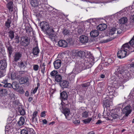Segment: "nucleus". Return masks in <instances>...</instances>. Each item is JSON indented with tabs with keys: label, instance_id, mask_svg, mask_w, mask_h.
Here are the masks:
<instances>
[{
	"label": "nucleus",
	"instance_id": "c756f323",
	"mask_svg": "<svg viewBox=\"0 0 134 134\" xmlns=\"http://www.w3.org/2000/svg\"><path fill=\"white\" fill-rule=\"evenodd\" d=\"M25 118L21 116L19 119V120L18 121L17 123L19 126H22L25 123Z\"/></svg>",
	"mask_w": 134,
	"mask_h": 134
},
{
	"label": "nucleus",
	"instance_id": "4c0bfd02",
	"mask_svg": "<svg viewBox=\"0 0 134 134\" xmlns=\"http://www.w3.org/2000/svg\"><path fill=\"white\" fill-rule=\"evenodd\" d=\"M90 82H88L84 83L81 85L82 86V89L83 90H85V88L87 87L90 86Z\"/></svg>",
	"mask_w": 134,
	"mask_h": 134
},
{
	"label": "nucleus",
	"instance_id": "bf43d9fd",
	"mask_svg": "<svg viewBox=\"0 0 134 134\" xmlns=\"http://www.w3.org/2000/svg\"><path fill=\"white\" fill-rule=\"evenodd\" d=\"M41 71L43 74L44 73L45 67H41Z\"/></svg>",
	"mask_w": 134,
	"mask_h": 134
},
{
	"label": "nucleus",
	"instance_id": "49530a36",
	"mask_svg": "<svg viewBox=\"0 0 134 134\" xmlns=\"http://www.w3.org/2000/svg\"><path fill=\"white\" fill-rule=\"evenodd\" d=\"M15 42L16 43H19V37L18 35L16 36L15 38Z\"/></svg>",
	"mask_w": 134,
	"mask_h": 134
},
{
	"label": "nucleus",
	"instance_id": "aec40b11",
	"mask_svg": "<svg viewBox=\"0 0 134 134\" xmlns=\"http://www.w3.org/2000/svg\"><path fill=\"white\" fill-rule=\"evenodd\" d=\"M58 45L59 47L65 48L67 47V43L64 40H60L58 42Z\"/></svg>",
	"mask_w": 134,
	"mask_h": 134
},
{
	"label": "nucleus",
	"instance_id": "f03ea898",
	"mask_svg": "<svg viewBox=\"0 0 134 134\" xmlns=\"http://www.w3.org/2000/svg\"><path fill=\"white\" fill-rule=\"evenodd\" d=\"M92 65V64L90 62L83 60L81 63L76 64L75 69L76 70L79 72L82 70L90 68Z\"/></svg>",
	"mask_w": 134,
	"mask_h": 134
},
{
	"label": "nucleus",
	"instance_id": "79ce46f5",
	"mask_svg": "<svg viewBox=\"0 0 134 134\" xmlns=\"http://www.w3.org/2000/svg\"><path fill=\"white\" fill-rule=\"evenodd\" d=\"M92 118H89L87 119L83 120V121L85 124H87L89 123L91 120Z\"/></svg>",
	"mask_w": 134,
	"mask_h": 134
},
{
	"label": "nucleus",
	"instance_id": "9b49d317",
	"mask_svg": "<svg viewBox=\"0 0 134 134\" xmlns=\"http://www.w3.org/2000/svg\"><path fill=\"white\" fill-rule=\"evenodd\" d=\"M69 82L67 80H63L59 83V85L62 88H67L69 86Z\"/></svg>",
	"mask_w": 134,
	"mask_h": 134
},
{
	"label": "nucleus",
	"instance_id": "6e6d98bb",
	"mask_svg": "<svg viewBox=\"0 0 134 134\" xmlns=\"http://www.w3.org/2000/svg\"><path fill=\"white\" fill-rule=\"evenodd\" d=\"M46 112L43 111L42 112L41 114V117H43L46 116Z\"/></svg>",
	"mask_w": 134,
	"mask_h": 134
},
{
	"label": "nucleus",
	"instance_id": "ddd939ff",
	"mask_svg": "<svg viewBox=\"0 0 134 134\" xmlns=\"http://www.w3.org/2000/svg\"><path fill=\"white\" fill-rule=\"evenodd\" d=\"M5 46L8 51L9 57H10L11 55L12 54V52L13 51V47L11 46L9 42H8L6 44Z\"/></svg>",
	"mask_w": 134,
	"mask_h": 134
},
{
	"label": "nucleus",
	"instance_id": "a878e982",
	"mask_svg": "<svg viewBox=\"0 0 134 134\" xmlns=\"http://www.w3.org/2000/svg\"><path fill=\"white\" fill-rule=\"evenodd\" d=\"M28 80L29 79L27 77H24L20 79L19 81L21 84H23L27 82Z\"/></svg>",
	"mask_w": 134,
	"mask_h": 134
},
{
	"label": "nucleus",
	"instance_id": "6e6552de",
	"mask_svg": "<svg viewBox=\"0 0 134 134\" xmlns=\"http://www.w3.org/2000/svg\"><path fill=\"white\" fill-rule=\"evenodd\" d=\"M125 70L122 68H120L119 66L116 67V70L115 72V74L117 76L120 77H121L122 74L124 71Z\"/></svg>",
	"mask_w": 134,
	"mask_h": 134
},
{
	"label": "nucleus",
	"instance_id": "dca6fc26",
	"mask_svg": "<svg viewBox=\"0 0 134 134\" xmlns=\"http://www.w3.org/2000/svg\"><path fill=\"white\" fill-rule=\"evenodd\" d=\"M27 63L26 61H21L19 64V67L21 69L25 70L27 65Z\"/></svg>",
	"mask_w": 134,
	"mask_h": 134
},
{
	"label": "nucleus",
	"instance_id": "f8f14e48",
	"mask_svg": "<svg viewBox=\"0 0 134 134\" xmlns=\"http://www.w3.org/2000/svg\"><path fill=\"white\" fill-rule=\"evenodd\" d=\"M79 39L80 42L82 44L86 43H87L88 41V37L83 35H82L80 36Z\"/></svg>",
	"mask_w": 134,
	"mask_h": 134
},
{
	"label": "nucleus",
	"instance_id": "b1692460",
	"mask_svg": "<svg viewBox=\"0 0 134 134\" xmlns=\"http://www.w3.org/2000/svg\"><path fill=\"white\" fill-rule=\"evenodd\" d=\"M21 54L20 52H16L14 56V61L15 62L18 61L21 57Z\"/></svg>",
	"mask_w": 134,
	"mask_h": 134
},
{
	"label": "nucleus",
	"instance_id": "6ab92c4d",
	"mask_svg": "<svg viewBox=\"0 0 134 134\" xmlns=\"http://www.w3.org/2000/svg\"><path fill=\"white\" fill-rule=\"evenodd\" d=\"M68 98V95L66 92L63 91L60 93V98L62 101L67 100Z\"/></svg>",
	"mask_w": 134,
	"mask_h": 134
},
{
	"label": "nucleus",
	"instance_id": "e2e57ef3",
	"mask_svg": "<svg viewBox=\"0 0 134 134\" xmlns=\"http://www.w3.org/2000/svg\"><path fill=\"white\" fill-rule=\"evenodd\" d=\"M26 71L24 70L21 71H19V73L20 74H22L25 73V72Z\"/></svg>",
	"mask_w": 134,
	"mask_h": 134
},
{
	"label": "nucleus",
	"instance_id": "0e129e2a",
	"mask_svg": "<svg viewBox=\"0 0 134 134\" xmlns=\"http://www.w3.org/2000/svg\"><path fill=\"white\" fill-rule=\"evenodd\" d=\"M43 123L44 124H46L47 123V121L46 119H44L42 120Z\"/></svg>",
	"mask_w": 134,
	"mask_h": 134
},
{
	"label": "nucleus",
	"instance_id": "c9c22d12",
	"mask_svg": "<svg viewBox=\"0 0 134 134\" xmlns=\"http://www.w3.org/2000/svg\"><path fill=\"white\" fill-rule=\"evenodd\" d=\"M17 73L15 72H12L11 74V79L14 80L17 78Z\"/></svg>",
	"mask_w": 134,
	"mask_h": 134
},
{
	"label": "nucleus",
	"instance_id": "bb28decb",
	"mask_svg": "<svg viewBox=\"0 0 134 134\" xmlns=\"http://www.w3.org/2000/svg\"><path fill=\"white\" fill-rule=\"evenodd\" d=\"M39 52V49L37 47H36L33 48L32 49V53L35 56H37Z\"/></svg>",
	"mask_w": 134,
	"mask_h": 134
},
{
	"label": "nucleus",
	"instance_id": "de8ad7c7",
	"mask_svg": "<svg viewBox=\"0 0 134 134\" xmlns=\"http://www.w3.org/2000/svg\"><path fill=\"white\" fill-rule=\"evenodd\" d=\"M115 37L114 36L111 37L109 39H108L106 40H104L103 42V43H105L106 42H107L109 41H111L113 39L115 38Z\"/></svg>",
	"mask_w": 134,
	"mask_h": 134
},
{
	"label": "nucleus",
	"instance_id": "774afa93",
	"mask_svg": "<svg viewBox=\"0 0 134 134\" xmlns=\"http://www.w3.org/2000/svg\"><path fill=\"white\" fill-rule=\"evenodd\" d=\"M131 66L132 69H133V70H134V63L131 64Z\"/></svg>",
	"mask_w": 134,
	"mask_h": 134
},
{
	"label": "nucleus",
	"instance_id": "f704fd0d",
	"mask_svg": "<svg viewBox=\"0 0 134 134\" xmlns=\"http://www.w3.org/2000/svg\"><path fill=\"white\" fill-rule=\"evenodd\" d=\"M75 74L74 73H71L69 75L68 78L70 80H74Z\"/></svg>",
	"mask_w": 134,
	"mask_h": 134
},
{
	"label": "nucleus",
	"instance_id": "5fc2aeb1",
	"mask_svg": "<svg viewBox=\"0 0 134 134\" xmlns=\"http://www.w3.org/2000/svg\"><path fill=\"white\" fill-rule=\"evenodd\" d=\"M73 123L76 125L79 124L80 123V121L78 120H75L73 121Z\"/></svg>",
	"mask_w": 134,
	"mask_h": 134
},
{
	"label": "nucleus",
	"instance_id": "37998d69",
	"mask_svg": "<svg viewBox=\"0 0 134 134\" xmlns=\"http://www.w3.org/2000/svg\"><path fill=\"white\" fill-rule=\"evenodd\" d=\"M129 44L130 46H132L134 45V35L133 37L129 42Z\"/></svg>",
	"mask_w": 134,
	"mask_h": 134
},
{
	"label": "nucleus",
	"instance_id": "4468645a",
	"mask_svg": "<svg viewBox=\"0 0 134 134\" xmlns=\"http://www.w3.org/2000/svg\"><path fill=\"white\" fill-rule=\"evenodd\" d=\"M31 5L33 7H36L38 6L41 5L43 3L38 1L37 0H31L30 2Z\"/></svg>",
	"mask_w": 134,
	"mask_h": 134
},
{
	"label": "nucleus",
	"instance_id": "393cba45",
	"mask_svg": "<svg viewBox=\"0 0 134 134\" xmlns=\"http://www.w3.org/2000/svg\"><path fill=\"white\" fill-rule=\"evenodd\" d=\"M99 32L96 30L92 31L90 33V35L93 37H97L99 34Z\"/></svg>",
	"mask_w": 134,
	"mask_h": 134
},
{
	"label": "nucleus",
	"instance_id": "69168bd1",
	"mask_svg": "<svg viewBox=\"0 0 134 134\" xmlns=\"http://www.w3.org/2000/svg\"><path fill=\"white\" fill-rule=\"evenodd\" d=\"M101 122V121L100 120H98L97 122L96 123V124H99Z\"/></svg>",
	"mask_w": 134,
	"mask_h": 134
},
{
	"label": "nucleus",
	"instance_id": "f257e3e1",
	"mask_svg": "<svg viewBox=\"0 0 134 134\" xmlns=\"http://www.w3.org/2000/svg\"><path fill=\"white\" fill-rule=\"evenodd\" d=\"M40 27L42 30L46 31L47 35L49 36L50 39H53L55 35L53 29H51L49 27L48 23L45 21H43L40 23Z\"/></svg>",
	"mask_w": 134,
	"mask_h": 134
},
{
	"label": "nucleus",
	"instance_id": "412c9836",
	"mask_svg": "<svg viewBox=\"0 0 134 134\" xmlns=\"http://www.w3.org/2000/svg\"><path fill=\"white\" fill-rule=\"evenodd\" d=\"M116 28L115 27H111L109 30L108 34L109 36H111L114 34L116 33Z\"/></svg>",
	"mask_w": 134,
	"mask_h": 134
},
{
	"label": "nucleus",
	"instance_id": "338daca9",
	"mask_svg": "<svg viewBox=\"0 0 134 134\" xmlns=\"http://www.w3.org/2000/svg\"><path fill=\"white\" fill-rule=\"evenodd\" d=\"M32 97H30L29 98L28 100H29V102H31V101L32 100Z\"/></svg>",
	"mask_w": 134,
	"mask_h": 134
},
{
	"label": "nucleus",
	"instance_id": "4d7b16f0",
	"mask_svg": "<svg viewBox=\"0 0 134 134\" xmlns=\"http://www.w3.org/2000/svg\"><path fill=\"white\" fill-rule=\"evenodd\" d=\"M4 75V73L3 72V71L2 70L0 71V78Z\"/></svg>",
	"mask_w": 134,
	"mask_h": 134
},
{
	"label": "nucleus",
	"instance_id": "a211bd4d",
	"mask_svg": "<svg viewBox=\"0 0 134 134\" xmlns=\"http://www.w3.org/2000/svg\"><path fill=\"white\" fill-rule=\"evenodd\" d=\"M7 63L5 60H2L0 61V69L4 70L7 68Z\"/></svg>",
	"mask_w": 134,
	"mask_h": 134
},
{
	"label": "nucleus",
	"instance_id": "e433bc0d",
	"mask_svg": "<svg viewBox=\"0 0 134 134\" xmlns=\"http://www.w3.org/2000/svg\"><path fill=\"white\" fill-rule=\"evenodd\" d=\"M9 37L11 40H12L14 37V31L12 30L8 32Z\"/></svg>",
	"mask_w": 134,
	"mask_h": 134
},
{
	"label": "nucleus",
	"instance_id": "13d9d810",
	"mask_svg": "<svg viewBox=\"0 0 134 134\" xmlns=\"http://www.w3.org/2000/svg\"><path fill=\"white\" fill-rule=\"evenodd\" d=\"M7 81H8L7 80L5 79L4 80H3L2 81V82L4 84H8V83Z\"/></svg>",
	"mask_w": 134,
	"mask_h": 134
},
{
	"label": "nucleus",
	"instance_id": "423d86ee",
	"mask_svg": "<svg viewBox=\"0 0 134 134\" xmlns=\"http://www.w3.org/2000/svg\"><path fill=\"white\" fill-rule=\"evenodd\" d=\"M3 87L8 88L12 87L14 89L16 90L18 88L19 86L17 82H13L12 84L9 83H8L7 84H4Z\"/></svg>",
	"mask_w": 134,
	"mask_h": 134
},
{
	"label": "nucleus",
	"instance_id": "603ef678",
	"mask_svg": "<svg viewBox=\"0 0 134 134\" xmlns=\"http://www.w3.org/2000/svg\"><path fill=\"white\" fill-rule=\"evenodd\" d=\"M65 69L64 68H62L60 69V72L63 73L65 72Z\"/></svg>",
	"mask_w": 134,
	"mask_h": 134
},
{
	"label": "nucleus",
	"instance_id": "5701e85b",
	"mask_svg": "<svg viewBox=\"0 0 134 134\" xmlns=\"http://www.w3.org/2000/svg\"><path fill=\"white\" fill-rule=\"evenodd\" d=\"M107 25L104 24H102L99 25L97 27V29L98 30L102 31L104 30L107 28Z\"/></svg>",
	"mask_w": 134,
	"mask_h": 134
},
{
	"label": "nucleus",
	"instance_id": "c03bdc74",
	"mask_svg": "<svg viewBox=\"0 0 134 134\" xmlns=\"http://www.w3.org/2000/svg\"><path fill=\"white\" fill-rule=\"evenodd\" d=\"M111 116L113 118L115 119L118 117V115L115 113H111Z\"/></svg>",
	"mask_w": 134,
	"mask_h": 134
},
{
	"label": "nucleus",
	"instance_id": "0eeeda50",
	"mask_svg": "<svg viewBox=\"0 0 134 134\" xmlns=\"http://www.w3.org/2000/svg\"><path fill=\"white\" fill-rule=\"evenodd\" d=\"M129 43H125L123 44L121 48V49L123 50H125V51H129V52H132L134 51V46L130 48V46L129 45Z\"/></svg>",
	"mask_w": 134,
	"mask_h": 134
},
{
	"label": "nucleus",
	"instance_id": "9d476101",
	"mask_svg": "<svg viewBox=\"0 0 134 134\" xmlns=\"http://www.w3.org/2000/svg\"><path fill=\"white\" fill-rule=\"evenodd\" d=\"M34 130L32 128H25L21 131L20 134H31L34 133Z\"/></svg>",
	"mask_w": 134,
	"mask_h": 134
},
{
	"label": "nucleus",
	"instance_id": "ea45409f",
	"mask_svg": "<svg viewBox=\"0 0 134 134\" xmlns=\"http://www.w3.org/2000/svg\"><path fill=\"white\" fill-rule=\"evenodd\" d=\"M88 112L85 111L82 113V116L85 118H87L88 117Z\"/></svg>",
	"mask_w": 134,
	"mask_h": 134
},
{
	"label": "nucleus",
	"instance_id": "8fccbe9b",
	"mask_svg": "<svg viewBox=\"0 0 134 134\" xmlns=\"http://www.w3.org/2000/svg\"><path fill=\"white\" fill-rule=\"evenodd\" d=\"M78 34L79 35H81L83 33V30L81 28L79 29L77 31Z\"/></svg>",
	"mask_w": 134,
	"mask_h": 134
},
{
	"label": "nucleus",
	"instance_id": "2eb2a0df",
	"mask_svg": "<svg viewBox=\"0 0 134 134\" xmlns=\"http://www.w3.org/2000/svg\"><path fill=\"white\" fill-rule=\"evenodd\" d=\"M62 112L65 115L66 118L68 120H69L70 119L68 118V116L70 113V110L69 109L67 108H62Z\"/></svg>",
	"mask_w": 134,
	"mask_h": 134
},
{
	"label": "nucleus",
	"instance_id": "39448f33",
	"mask_svg": "<svg viewBox=\"0 0 134 134\" xmlns=\"http://www.w3.org/2000/svg\"><path fill=\"white\" fill-rule=\"evenodd\" d=\"M20 44L24 47L27 46L30 43V39L27 36H23L21 38Z\"/></svg>",
	"mask_w": 134,
	"mask_h": 134
},
{
	"label": "nucleus",
	"instance_id": "20e7f679",
	"mask_svg": "<svg viewBox=\"0 0 134 134\" xmlns=\"http://www.w3.org/2000/svg\"><path fill=\"white\" fill-rule=\"evenodd\" d=\"M104 107H109L112 103L111 99L107 95L104 94L102 97Z\"/></svg>",
	"mask_w": 134,
	"mask_h": 134
},
{
	"label": "nucleus",
	"instance_id": "58836bf2",
	"mask_svg": "<svg viewBox=\"0 0 134 134\" xmlns=\"http://www.w3.org/2000/svg\"><path fill=\"white\" fill-rule=\"evenodd\" d=\"M7 93V91L5 89L3 88L0 90V95L3 96L6 94Z\"/></svg>",
	"mask_w": 134,
	"mask_h": 134
},
{
	"label": "nucleus",
	"instance_id": "a18cd8bd",
	"mask_svg": "<svg viewBox=\"0 0 134 134\" xmlns=\"http://www.w3.org/2000/svg\"><path fill=\"white\" fill-rule=\"evenodd\" d=\"M130 24L131 25H134V15L132 16L131 19L130 21Z\"/></svg>",
	"mask_w": 134,
	"mask_h": 134
},
{
	"label": "nucleus",
	"instance_id": "7ed1b4c3",
	"mask_svg": "<svg viewBox=\"0 0 134 134\" xmlns=\"http://www.w3.org/2000/svg\"><path fill=\"white\" fill-rule=\"evenodd\" d=\"M121 78L123 79L124 82H126L129 80L131 77L132 74H131V71H128L125 70L124 71L122 74Z\"/></svg>",
	"mask_w": 134,
	"mask_h": 134
},
{
	"label": "nucleus",
	"instance_id": "f3484780",
	"mask_svg": "<svg viewBox=\"0 0 134 134\" xmlns=\"http://www.w3.org/2000/svg\"><path fill=\"white\" fill-rule=\"evenodd\" d=\"M62 62L60 60L57 59L55 60L53 62V65L54 68L58 69L60 67L61 64Z\"/></svg>",
	"mask_w": 134,
	"mask_h": 134
},
{
	"label": "nucleus",
	"instance_id": "864d4df0",
	"mask_svg": "<svg viewBox=\"0 0 134 134\" xmlns=\"http://www.w3.org/2000/svg\"><path fill=\"white\" fill-rule=\"evenodd\" d=\"M122 32V30L120 29H116V33L117 34H120Z\"/></svg>",
	"mask_w": 134,
	"mask_h": 134
},
{
	"label": "nucleus",
	"instance_id": "680f3d73",
	"mask_svg": "<svg viewBox=\"0 0 134 134\" xmlns=\"http://www.w3.org/2000/svg\"><path fill=\"white\" fill-rule=\"evenodd\" d=\"M38 89V87H36L33 91V93L35 94L37 91Z\"/></svg>",
	"mask_w": 134,
	"mask_h": 134
},
{
	"label": "nucleus",
	"instance_id": "473e14b6",
	"mask_svg": "<svg viewBox=\"0 0 134 134\" xmlns=\"http://www.w3.org/2000/svg\"><path fill=\"white\" fill-rule=\"evenodd\" d=\"M127 21V18L124 17L121 18L119 20V23L121 24H124Z\"/></svg>",
	"mask_w": 134,
	"mask_h": 134
},
{
	"label": "nucleus",
	"instance_id": "a19ab883",
	"mask_svg": "<svg viewBox=\"0 0 134 134\" xmlns=\"http://www.w3.org/2000/svg\"><path fill=\"white\" fill-rule=\"evenodd\" d=\"M58 72L57 71L53 70L50 73V75L52 77H55L58 74Z\"/></svg>",
	"mask_w": 134,
	"mask_h": 134
},
{
	"label": "nucleus",
	"instance_id": "1a4fd4ad",
	"mask_svg": "<svg viewBox=\"0 0 134 134\" xmlns=\"http://www.w3.org/2000/svg\"><path fill=\"white\" fill-rule=\"evenodd\" d=\"M127 54V51L121 49L117 53V55L118 57L120 58H122L125 57Z\"/></svg>",
	"mask_w": 134,
	"mask_h": 134
},
{
	"label": "nucleus",
	"instance_id": "3c124183",
	"mask_svg": "<svg viewBox=\"0 0 134 134\" xmlns=\"http://www.w3.org/2000/svg\"><path fill=\"white\" fill-rule=\"evenodd\" d=\"M39 68V66L37 65H35L34 66L33 69L35 71H37Z\"/></svg>",
	"mask_w": 134,
	"mask_h": 134
},
{
	"label": "nucleus",
	"instance_id": "2f4dec72",
	"mask_svg": "<svg viewBox=\"0 0 134 134\" xmlns=\"http://www.w3.org/2000/svg\"><path fill=\"white\" fill-rule=\"evenodd\" d=\"M76 54L77 56L81 58H83L85 56V53L83 51H78Z\"/></svg>",
	"mask_w": 134,
	"mask_h": 134
},
{
	"label": "nucleus",
	"instance_id": "4be33fe9",
	"mask_svg": "<svg viewBox=\"0 0 134 134\" xmlns=\"http://www.w3.org/2000/svg\"><path fill=\"white\" fill-rule=\"evenodd\" d=\"M13 2L10 1L6 5L7 8L8 9L10 13H12L13 11Z\"/></svg>",
	"mask_w": 134,
	"mask_h": 134
},
{
	"label": "nucleus",
	"instance_id": "c85d7f7f",
	"mask_svg": "<svg viewBox=\"0 0 134 134\" xmlns=\"http://www.w3.org/2000/svg\"><path fill=\"white\" fill-rule=\"evenodd\" d=\"M130 105L127 106L123 109L122 110V111L124 113H130L131 111L130 109Z\"/></svg>",
	"mask_w": 134,
	"mask_h": 134
},
{
	"label": "nucleus",
	"instance_id": "09e8293b",
	"mask_svg": "<svg viewBox=\"0 0 134 134\" xmlns=\"http://www.w3.org/2000/svg\"><path fill=\"white\" fill-rule=\"evenodd\" d=\"M63 32L65 35H69V30L66 29H64L63 31Z\"/></svg>",
	"mask_w": 134,
	"mask_h": 134
},
{
	"label": "nucleus",
	"instance_id": "7c9ffc66",
	"mask_svg": "<svg viewBox=\"0 0 134 134\" xmlns=\"http://www.w3.org/2000/svg\"><path fill=\"white\" fill-rule=\"evenodd\" d=\"M54 79L56 82H60L62 81V77L61 75L57 74L55 77Z\"/></svg>",
	"mask_w": 134,
	"mask_h": 134
},
{
	"label": "nucleus",
	"instance_id": "052dcab7",
	"mask_svg": "<svg viewBox=\"0 0 134 134\" xmlns=\"http://www.w3.org/2000/svg\"><path fill=\"white\" fill-rule=\"evenodd\" d=\"M37 113H38L37 111H36L34 112L33 114V116H34V117H35L36 118L37 114Z\"/></svg>",
	"mask_w": 134,
	"mask_h": 134
},
{
	"label": "nucleus",
	"instance_id": "cd10ccee",
	"mask_svg": "<svg viewBox=\"0 0 134 134\" xmlns=\"http://www.w3.org/2000/svg\"><path fill=\"white\" fill-rule=\"evenodd\" d=\"M17 109L20 114L21 115H23L25 113V110L21 106H20L18 107Z\"/></svg>",
	"mask_w": 134,
	"mask_h": 134
},
{
	"label": "nucleus",
	"instance_id": "72a5a7b5",
	"mask_svg": "<svg viewBox=\"0 0 134 134\" xmlns=\"http://www.w3.org/2000/svg\"><path fill=\"white\" fill-rule=\"evenodd\" d=\"M11 20L12 19L11 18H8L5 22V26L8 28H9L10 26V25L12 21Z\"/></svg>",
	"mask_w": 134,
	"mask_h": 134
}]
</instances>
